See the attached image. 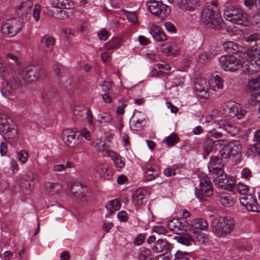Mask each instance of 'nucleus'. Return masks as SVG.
Instances as JSON below:
<instances>
[{
    "label": "nucleus",
    "mask_w": 260,
    "mask_h": 260,
    "mask_svg": "<svg viewBox=\"0 0 260 260\" xmlns=\"http://www.w3.org/2000/svg\"><path fill=\"white\" fill-rule=\"evenodd\" d=\"M108 155L114 161L117 168L120 169L124 166V160L119 154H117L116 152L112 151H108Z\"/></svg>",
    "instance_id": "obj_33"
},
{
    "label": "nucleus",
    "mask_w": 260,
    "mask_h": 260,
    "mask_svg": "<svg viewBox=\"0 0 260 260\" xmlns=\"http://www.w3.org/2000/svg\"><path fill=\"white\" fill-rule=\"evenodd\" d=\"M153 231L159 235H165L167 232L166 228L161 225L154 226L153 228Z\"/></svg>",
    "instance_id": "obj_64"
},
{
    "label": "nucleus",
    "mask_w": 260,
    "mask_h": 260,
    "mask_svg": "<svg viewBox=\"0 0 260 260\" xmlns=\"http://www.w3.org/2000/svg\"><path fill=\"white\" fill-rule=\"evenodd\" d=\"M245 114L246 111L241 108L240 105L233 101L227 102L223 108L224 115L230 118L237 117L240 119Z\"/></svg>",
    "instance_id": "obj_9"
},
{
    "label": "nucleus",
    "mask_w": 260,
    "mask_h": 260,
    "mask_svg": "<svg viewBox=\"0 0 260 260\" xmlns=\"http://www.w3.org/2000/svg\"><path fill=\"white\" fill-rule=\"evenodd\" d=\"M225 180V181H224V187L228 188L229 189H232L233 188V186L235 184V179L233 177L227 176Z\"/></svg>",
    "instance_id": "obj_57"
},
{
    "label": "nucleus",
    "mask_w": 260,
    "mask_h": 260,
    "mask_svg": "<svg viewBox=\"0 0 260 260\" xmlns=\"http://www.w3.org/2000/svg\"><path fill=\"white\" fill-rule=\"evenodd\" d=\"M32 6V2L30 0H27L24 2L21 3L19 5V8L23 9L25 12L27 13Z\"/></svg>",
    "instance_id": "obj_53"
},
{
    "label": "nucleus",
    "mask_w": 260,
    "mask_h": 260,
    "mask_svg": "<svg viewBox=\"0 0 260 260\" xmlns=\"http://www.w3.org/2000/svg\"><path fill=\"white\" fill-rule=\"evenodd\" d=\"M230 149L231 156L236 157L240 154L242 150V145L238 141H231L226 144Z\"/></svg>",
    "instance_id": "obj_26"
},
{
    "label": "nucleus",
    "mask_w": 260,
    "mask_h": 260,
    "mask_svg": "<svg viewBox=\"0 0 260 260\" xmlns=\"http://www.w3.org/2000/svg\"><path fill=\"white\" fill-rule=\"evenodd\" d=\"M249 49L240 55L241 60L234 56L224 55L219 58L221 68L225 71L235 72L240 69L245 74H252L260 69V60L257 59V53L260 51V36L254 33L245 38Z\"/></svg>",
    "instance_id": "obj_1"
},
{
    "label": "nucleus",
    "mask_w": 260,
    "mask_h": 260,
    "mask_svg": "<svg viewBox=\"0 0 260 260\" xmlns=\"http://www.w3.org/2000/svg\"><path fill=\"white\" fill-rule=\"evenodd\" d=\"M241 177L247 180H249L252 177V173L251 170L247 168H244L241 173Z\"/></svg>",
    "instance_id": "obj_58"
},
{
    "label": "nucleus",
    "mask_w": 260,
    "mask_h": 260,
    "mask_svg": "<svg viewBox=\"0 0 260 260\" xmlns=\"http://www.w3.org/2000/svg\"><path fill=\"white\" fill-rule=\"evenodd\" d=\"M41 43L44 52L47 54L51 53L53 50L55 40L52 36L46 35L42 37Z\"/></svg>",
    "instance_id": "obj_18"
},
{
    "label": "nucleus",
    "mask_w": 260,
    "mask_h": 260,
    "mask_svg": "<svg viewBox=\"0 0 260 260\" xmlns=\"http://www.w3.org/2000/svg\"><path fill=\"white\" fill-rule=\"evenodd\" d=\"M0 133L5 139H14L17 136L14 122L4 113H0Z\"/></svg>",
    "instance_id": "obj_6"
},
{
    "label": "nucleus",
    "mask_w": 260,
    "mask_h": 260,
    "mask_svg": "<svg viewBox=\"0 0 260 260\" xmlns=\"http://www.w3.org/2000/svg\"><path fill=\"white\" fill-rule=\"evenodd\" d=\"M248 102L251 106H260V90L252 93L248 100Z\"/></svg>",
    "instance_id": "obj_38"
},
{
    "label": "nucleus",
    "mask_w": 260,
    "mask_h": 260,
    "mask_svg": "<svg viewBox=\"0 0 260 260\" xmlns=\"http://www.w3.org/2000/svg\"><path fill=\"white\" fill-rule=\"evenodd\" d=\"M235 219L230 216L215 218L211 224L212 233L217 237L224 238L231 234L235 228Z\"/></svg>",
    "instance_id": "obj_2"
},
{
    "label": "nucleus",
    "mask_w": 260,
    "mask_h": 260,
    "mask_svg": "<svg viewBox=\"0 0 260 260\" xmlns=\"http://www.w3.org/2000/svg\"><path fill=\"white\" fill-rule=\"evenodd\" d=\"M127 19L129 22L136 23L138 21L137 16L134 12H127L125 13Z\"/></svg>",
    "instance_id": "obj_59"
},
{
    "label": "nucleus",
    "mask_w": 260,
    "mask_h": 260,
    "mask_svg": "<svg viewBox=\"0 0 260 260\" xmlns=\"http://www.w3.org/2000/svg\"><path fill=\"white\" fill-rule=\"evenodd\" d=\"M62 139L64 144L71 148H75L81 143V138L74 129H66L62 133Z\"/></svg>",
    "instance_id": "obj_10"
},
{
    "label": "nucleus",
    "mask_w": 260,
    "mask_h": 260,
    "mask_svg": "<svg viewBox=\"0 0 260 260\" xmlns=\"http://www.w3.org/2000/svg\"><path fill=\"white\" fill-rule=\"evenodd\" d=\"M200 22L207 27L220 29L223 27V20L221 14L210 6L204 8L201 13Z\"/></svg>",
    "instance_id": "obj_3"
},
{
    "label": "nucleus",
    "mask_w": 260,
    "mask_h": 260,
    "mask_svg": "<svg viewBox=\"0 0 260 260\" xmlns=\"http://www.w3.org/2000/svg\"><path fill=\"white\" fill-rule=\"evenodd\" d=\"M167 226L169 230L176 233L180 230H183L184 227L181 221V219L178 218H173L169 220L167 223Z\"/></svg>",
    "instance_id": "obj_29"
},
{
    "label": "nucleus",
    "mask_w": 260,
    "mask_h": 260,
    "mask_svg": "<svg viewBox=\"0 0 260 260\" xmlns=\"http://www.w3.org/2000/svg\"><path fill=\"white\" fill-rule=\"evenodd\" d=\"M45 187L50 192L57 193L61 189V185L59 183L53 182H47L45 184Z\"/></svg>",
    "instance_id": "obj_47"
},
{
    "label": "nucleus",
    "mask_w": 260,
    "mask_h": 260,
    "mask_svg": "<svg viewBox=\"0 0 260 260\" xmlns=\"http://www.w3.org/2000/svg\"><path fill=\"white\" fill-rule=\"evenodd\" d=\"M209 60V56L206 52H202L199 55L197 61L201 64L206 63Z\"/></svg>",
    "instance_id": "obj_61"
},
{
    "label": "nucleus",
    "mask_w": 260,
    "mask_h": 260,
    "mask_svg": "<svg viewBox=\"0 0 260 260\" xmlns=\"http://www.w3.org/2000/svg\"><path fill=\"white\" fill-rule=\"evenodd\" d=\"M194 234L196 235V239L199 242L205 244L209 240V236L205 233L197 232Z\"/></svg>",
    "instance_id": "obj_51"
},
{
    "label": "nucleus",
    "mask_w": 260,
    "mask_h": 260,
    "mask_svg": "<svg viewBox=\"0 0 260 260\" xmlns=\"http://www.w3.org/2000/svg\"><path fill=\"white\" fill-rule=\"evenodd\" d=\"M120 206V203L117 199H114L110 200L106 207L107 210L112 214L118 210Z\"/></svg>",
    "instance_id": "obj_40"
},
{
    "label": "nucleus",
    "mask_w": 260,
    "mask_h": 260,
    "mask_svg": "<svg viewBox=\"0 0 260 260\" xmlns=\"http://www.w3.org/2000/svg\"><path fill=\"white\" fill-rule=\"evenodd\" d=\"M170 3L177 6L184 11L193 10L197 4V0H168Z\"/></svg>",
    "instance_id": "obj_16"
},
{
    "label": "nucleus",
    "mask_w": 260,
    "mask_h": 260,
    "mask_svg": "<svg viewBox=\"0 0 260 260\" xmlns=\"http://www.w3.org/2000/svg\"><path fill=\"white\" fill-rule=\"evenodd\" d=\"M217 127L224 129L225 132L231 136H236L239 131L238 127L224 120H220L218 122Z\"/></svg>",
    "instance_id": "obj_19"
},
{
    "label": "nucleus",
    "mask_w": 260,
    "mask_h": 260,
    "mask_svg": "<svg viewBox=\"0 0 260 260\" xmlns=\"http://www.w3.org/2000/svg\"><path fill=\"white\" fill-rule=\"evenodd\" d=\"M174 239L178 243L186 246L191 245V243L194 241L193 238L187 233H183L181 234L175 236Z\"/></svg>",
    "instance_id": "obj_27"
},
{
    "label": "nucleus",
    "mask_w": 260,
    "mask_h": 260,
    "mask_svg": "<svg viewBox=\"0 0 260 260\" xmlns=\"http://www.w3.org/2000/svg\"><path fill=\"white\" fill-rule=\"evenodd\" d=\"M208 224L206 220L203 218H198L194 220L190 230L193 233L201 232L200 231L206 230L208 229Z\"/></svg>",
    "instance_id": "obj_25"
},
{
    "label": "nucleus",
    "mask_w": 260,
    "mask_h": 260,
    "mask_svg": "<svg viewBox=\"0 0 260 260\" xmlns=\"http://www.w3.org/2000/svg\"><path fill=\"white\" fill-rule=\"evenodd\" d=\"M218 199L220 204L225 207L230 208L235 204L233 197L226 192L220 193L218 196Z\"/></svg>",
    "instance_id": "obj_23"
},
{
    "label": "nucleus",
    "mask_w": 260,
    "mask_h": 260,
    "mask_svg": "<svg viewBox=\"0 0 260 260\" xmlns=\"http://www.w3.org/2000/svg\"><path fill=\"white\" fill-rule=\"evenodd\" d=\"M162 47V51L167 56L174 55L179 50L178 45L176 43L164 44Z\"/></svg>",
    "instance_id": "obj_34"
},
{
    "label": "nucleus",
    "mask_w": 260,
    "mask_h": 260,
    "mask_svg": "<svg viewBox=\"0 0 260 260\" xmlns=\"http://www.w3.org/2000/svg\"><path fill=\"white\" fill-rule=\"evenodd\" d=\"M98 121L102 125L111 122L113 120L112 115L107 112H103L98 115Z\"/></svg>",
    "instance_id": "obj_39"
},
{
    "label": "nucleus",
    "mask_w": 260,
    "mask_h": 260,
    "mask_svg": "<svg viewBox=\"0 0 260 260\" xmlns=\"http://www.w3.org/2000/svg\"><path fill=\"white\" fill-rule=\"evenodd\" d=\"M95 171L102 177H110L112 175V171L106 164H98L95 168Z\"/></svg>",
    "instance_id": "obj_32"
},
{
    "label": "nucleus",
    "mask_w": 260,
    "mask_h": 260,
    "mask_svg": "<svg viewBox=\"0 0 260 260\" xmlns=\"http://www.w3.org/2000/svg\"><path fill=\"white\" fill-rule=\"evenodd\" d=\"M146 5L152 14L161 18L166 17L170 12V9L168 7L160 1H150L147 3Z\"/></svg>",
    "instance_id": "obj_11"
},
{
    "label": "nucleus",
    "mask_w": 260,
    "mask_h": 260,
    "mask_svg": "<svg viewBox=\"0 0 260 260\" xmlns=\"http://www.w3.org/2000/svg\"><path fill=\"white\" fill-rule=\"evenodd\" d=\"M236 189L237 191L243 196L245 194H249L248 193L249 191V187L242 183L239 182L236 185Z\"/></svg>",
    "instance_id": "obj_48"
},
{
    "label": "nucleus",
    "mask_w": 260,
    "mask_h": 260,
    "mask_svg": "<svg viewBox=\"0 0 260 260\" xmlns=\"http://www.w3.org/2000/svg\"><path fill=\"white\" fill-rule=\"evenodd\" d=\"M150 33L152 38L156 41L163 42L167 40V37L165 32L161 30L160 27L156 24L152 25Z\"/></svg>",
    "instance_id": "obj_24"
},
{
    "label": "nucleus",
    "mask_w": 260,
    "mask_h": 260,
    "mask_svg": "<svg viewBox=\"0 0 260 260\" xmlns=\"http://www.w3.org/2000/svg\"><path fill=\"white\" fill-rule=\"evenodd\" d=\"M224 50L228 53H235L239 49L240 46L235 42L233 41H227L223 45Z\"/></svg>",
    "instance_id": "obj_35"
},
{
    "label": "nucleus",
    "mask_w": 260,
    "mask_h": 260,
    "mask_svg": "<svg viewBox=\"0 0 260 260\" xmlns=\"http://www.w3.org/2000/svg\"><path fill=\"white\" fill-rule=\"evenodd\" d=\"M188 254V252L178 250L175 254V259L176 260H190L187 256Z\"/></svg>",
    "instance_id": "obj_56"
},
{
    "label": "nucleus",
    "mask_w": 260,
    "mask_h": 260,
    "mask_svg": "<svg viewBox=\"0 0 260 260\" xmlns=\"http://www.w3.org/2000/svg\"><path fill=\"white\" fill-rule=\"evenodd\" d=\"M51 4L54 8L59 9H71L74 3L71 0H51Z\"/></svg>",
    "instance_id": "obj_28"
},
{
    "label": "nucleus",
    "mask_w": 260,
    "mask_h": 260,
    "mask_svg": "<svg viewBox=\"0 0 260 260\" xmlns=\"http://www.w3.org/2000/svg\"><path fill=\"white\" fill-rule=\"evenodd\" d=\"M40 13L41 6L38 4L35 5L33 10V17L37 21H38L40 19Z\"/></svg>",
    "instance_id": "obj_62"
},
{
    "label": "nucleus",
    "mask_w": 260,
    "mask_h": 260,
    "mask_svg": "<svg viewBox=\"0 0 260 260\" xmlns=\"http://www.w3.org/2000/svg\"><path fill=\"white\" fill-rule=\"evenodd\" d=\"M110 142L109 140H103L102 139H96L91 142V145L99 151H105L108 154V151H111L109 150L108 148L110 147Z\"/></svg>",
    "instance_id": "obj_22"
},
{
    "label": "nucleus",
    "mask_w": 260,
    "mask_h": 260,
    "mask_svg": "<svg viewBox=\"0 0 260 260\" xmlns=\"http://www.w3.org/2000/svg\"><path fill=\"white\" fill-rule=\"evenodd\" d=\"M194 89L199 96L205 99L208 97V83L206 79L197 78L194 84Z\"/></svg>",
    "instance_id": "obj_15"
},
{
    "label": "nucleus",
    "mask_w": 260,
    "mask_h": 260,
    "mask_svg": "<svg viewBox=\"0 0 260 260\" xmlns=\"http://www.w3.org/2000/svg\"><path fill=\"white\" fill-rule=\"evenodd\" d=\"M248 87L250 89L257 90L260 88V76L249 80Z\"/></svg>",
    "instance_id": "obj_43"
},
{
    "label": "nucleus",
    "mask_w": 260,
    "mask_h": 260,
    "mask_svg": "<svg viewBox=\"0 0 260 260\" xmlns=\"http://www.w3.org/2000/svg\"><path fill=\"white\" fill-rule=\"evenodd\" d=\"M52 15L53 17L58 19H66L68 17L67 12L61 9L53 10Z\"/></svg>",
    "instance_id": "obj_45"
},
{
    "label": "nucleus",
    "mask_w": 260,
    "mask_h": 260,
    "mask_svg": "<svg viewBox=\"0 0 260 260\" xmlns=\"http://www.w3.org/2000/svg\"><path fill=\"white\" fill-rule=\"evenodd\" d=\"M43 72V69L40 66H28L18 73V78L20 80L17 82V84L19 85L23 83L36 81L39 79Z\"/></svg>",
    "instance_id": "obj_4"
},
{
    "label": "nucleus",
    "mask_w": 260,
    "mask_h": 260,
    "mask_svg": "<svg viewBox=\"0 0 260 260\" xmlns=\"http://www.w3.org/2000/svg\"><path fill=\"white\" fill-rule=\"evenodd\" d=\"M151 255V253L149 249L142 247L138 251V260H152Z\"/></svg>",
    "instance_id": "obj_37"
},
{
    "label": "nucleus",
    "mask_w": 260,
    "mask_h": 260,
    "mask_svg": "<svg viewBox=\"0 0 260 260\" xmlns=\"http://www.w3.org/2000/svg\"><path fill=\"white\" fill-rule=\"evenodd\" d=\"M172 245L166 240L158 239L153 245L151 246V249L154 253H160L165 251H168L172 248Z\"/></svg>",
    "instance_id": "obj_17"
},
{
    "label": "nucleus",
    "mask_w": 260,
    "mask_h": 260,
    "mask_svg": "<svg viewBox=\"0 0 260 260\" xmlns=\"http://www.w3.org/2000/svg\"><path fill=\"white\" fill-rule=\"evenodd\" d=\"M58 90L55 87H50L43 93L42 98L44 100H51L55 96Z\"/></svg>",
    "instance_id": "obj_41"
},
{
    "label": "nucleus",
    "mask_w": 260,
    "mask_h": 260,
    "mask_svg": "<svg viewBox=\"0 0 260 260\" xmlns=\"http://www.w3.org/2000/svg\"><path fill=\"white\" fill-rule=\"evenodd\" d=\"M159 173V169L156 165L151 164L146 165L145 175L148 181H151L157 177Z\"/></svg>",
    "instance_id": "obj_20"
},
{
    "label": "nucleus",
    "mask_w": 260,
    "mask_h": 260,
    "mask_svg": "<svg viewBox=\"0 0 260 260\" xmlns=\"http://www.w3.org/2000/svg\"><path fill=\"white\" fill-rule=\"evenodd\" d=\"M71 192L77 198L82 201H88L91 197V192L89 188L86 186H83L80 183H75L71 187Z\"/></svg>",
    "instance_id": "obj_12"
},
{
    "label": "nucleus",
    "mask_w": 260,
    "mask_h": 260,
    "mask_svg": "<svg viewBox=\"0 0 260 260\" xmlns=\"http://www.w3.org/2000/svg\"><path fill=\"white\" fill-rule=\"evenodd\" d=\"M145 121L144 118L138 119L134 122V124L132 125V128L135 131H139L143 127V123Z\"/></svg>",
    "instance_id": "obj_55"
},
{
    "label": "nucleus",
    "mask_w": 260,
    "mask_h": 260,
    "mask_svg": "<svg viewBox=\"0 0 260 260\" xmlns=\"http://www.w3.org/2000/svg\"><path fill=\"white\" fill-rule=\"evenodd\" d=\"M53 72L58 77H61L66 73L67 69L62 64L57 63L53 66Z\"/></svg>",
    "instance_id": "obj_42"
},
{
    "label": "nucleus",
    "mask_w": 260,
    "mask_h": 260,
    "mask_svg": "<svg viewBox=\"0 0 260 260\" xmlns=\"http://www.w3.org/2000/svg\"><path fill=\"white\" fill-rule=\"evenodd\" d=\"M17 158L22 164H24L28 160V154L25 150H21L17 153Z\"/></svg>",
    "instance_id": "obj_52"
},
{
    "label": "nucleus",
    "mask_w": 260,
    "mask_h": 260,
    "mask_svg": "<svg viewBox=\"0 0 260 260\" xmlns=\"http://www.w3.org/2000/svg\"><path fill=\"white\" fill-rule=\"evenodd\" d=\"M121 44V40L119 38H113L105 45V48L107 50H110L112 49H116L118 48Z\"/></svg>",
    "instance_id": "obj_36"
},
{
    "label": "nucleus",
    "mask_w": 260,
    "mask_h": 260,
    "mask_svg": "<svg viewBox=\"0 0 260 260\" xmlns=\"http://www.w3.org/2000/svg\"><path fill=\"white\" fill-rule=\"evenodd\" d=\"M178 141V138L174 133H172L165 140L168 146H173Z\"/></svg>",
    "instance_id": "obj_50"
},
{
    "label": "nucleus",
    "mask_w": 260,
    "mask_h": 260,
    "mask_svg": "<svg viewBox=\"0 0 260 260\" xmlns=\"http://www.w3.org/2000/svg\"><path fill=\"white\" fill-rule=\"evenodd\" d=\"M241 204L245 208L251 212H259L260 206L257 203L255 197L251 194H245L240 197Z\"/></svg>",
    "instance_id": "obj_13"
},
{
    "label": "nucleus",
    "mask_w": 260,
    "mask_h": 260,
    "mask_svg": "<svg viewBox=\"0 0 260 260\" xmlns=\"http://www.w3.org/2000/svg\"><path fill=\"white\" fill-rule=\"evenodd\" d=\"M80 136H82L87 141H90L92 139L91 133L85 128H82L80 131Z\"/></svg>",
    "instance_id": "obj_60"
},
{
    "label": "nucleus",
    "mask_w": 260,
    "mask_h": 260,
    "mask_svg": "<svg viewBox=\"0 0 260 260\" xmlns=\"http://www.w3.org/2000/svg\"><path fill=\"white\" fill-rule=\"evenodd\" d=\"M18 85L17 81L13 84L12 82L5 80L3 83V89L1 90V93L4 97L8 98L10 94L11 90L13 88H16Z\"/></svg>",
    "instance_id": "obj_31"
},
{
    "label": "nucleus",
    "mask_w": 260,
    "mask_h": 260,
    "mask_svg": "<svg viewBox=\"0 0 260 260\" xmlns=\"http://www.w3.org/2000/svg\"><path fill=\"white\" fill-rule=\"evenodd\" d=\"M200 178V189L197 191L196 188L195 194L197 198L202 201L204 197H210L213 194V188L211 182L206 175H202Z\"/></svg>",
    "instance_id": "obj_8"
},
{
    "label": "nucleus",
    "mask_w": 260,
    "mask_h": 260,
    "mask_svg": "<svg viewBox=\"0 0 260 260\" xmlns=\"http://www.w3.org/2000/svg\"><path fill=\"white\" fill-rule=\"evenodd\" d=\"M259 153L260 150L256 143L249 145L246 152V155L248 157H253L257 155Z\"/></svg>",
    "instance_id": "obj_44"
},
{
    "label": "nucleus",
    "mask_w": 260,
    "mask_h": 260,
    "mask_svg": "<svg viewBox=\"0 0 260 260\" xmlns=\"http://www.w3.org/2000/svg\"><path fill=\"white\" fill-rule=\"evenodd\" d=\"M113 82L109 81H105L102 84L103 90L105 92H111L112 91V87Z\"/></svg>",
    "instance_id": "obj_63"
},
{
    "label": "nucleus",
    "mask_w": 260,
    "mask_h": 260,
    "mask_svg": "<svg viewBox=\"0 0 260 260\" xmlns=\"http://www.w3.org/2000/svg\"><path fill=\"white\" fill-rule=\"evenodd\" d=\"M225 141L223 140H216L213 141L212 140L206 139L204 143L203 149L207 153V155H209L211 152L214 144L216 145H222L224 144Z\"/></svg>",
    "instance_id": "obj_30"
},
{
    "label": "nucleus",
    "mask_w": 260,
    "mask_h": 260,
    "mask_svg": "<svg viewBox=\"0 0 260 260\" xmlns=\"http://www.w3.org/2000/svg\"><path fill=\"white\" fill-rule=\"evenodd\" d=\"M22 27V22L17 19L3 20L1 24V32L7 37H13L18 34Z\"/></svg>",
    "instance_id": "obj_7"
},
{
    "label": "nucleus",
    "mask_w": 260,
    "mask_h": 260,
    "mask_svg": "<svg viewBox=\"0 0 260 260\" xmlns=\"http://www.w3.org/2000/svg\"><path fill=\"white\" fill-rule=\"evenodd\" d=\"M62 87L68 92L72 91L73 89V86L72 84L71 79L68 78L63 81Z\"/></svg>",
    "instance_id": "obj_54"
},
{
    "label": "nucleus",
    "mask_w": 260,
    "mask_h": 260,
    "mask_svg": "<svg viewBox=\"0 0 260 260\" xmlns=\"http://www.w3.org/2000/svg\"><path fill=\"white\" fill-rule=\"evenodd\" d=\"M226 142V141H225ZM224 147L220 150L219 152V155L221 157V159H228L230 158L232 156L230 153V149L227 145V144H225Z\"/></svg>",
    "instance_id": "obj_49"
},
{
    "label": "nucleus",
    "mask_w": 260,
    "mask_h": 260,
    "mask_svg": "<svg viewBox=\"0 0 260 260\" xmlns=\"http://www.w3.org/2000/svg\"><path fill=\"white\" fill-rule=\"evenodd\" d=\"M224 18L232 23L246 26L248 24L249 17L242 10L230 7L226 8L223 12Z\"/></svg>",
    "instance_id": "obj_5"
},
{
    "label": "nucleus",
    "mask_w": 260,
    "mask_h": 260,
    "mask_svg": "<svg viewBox=\"0 0 260 260\" xmlns=\"http://www.w3.org/2000/svg\"><path fill=\"white\" fill-rule=\"evenodd\" d=\"M213 83L214 84L212 86L213 90L216 91L218 89H221L223 88V80L219 75H216L213 80Z\"/></svg>",
    "instance_id": "obj_46"
},
{
    "label": "nucleus",
    "mask_w": 260,
    "mask_h": 260,
    "mask_svg": "<svg viewBox=\"0 0 260 260\" xmlns=\"http://www.w3.org/2000/svg\"><path fill=\"white\" fill-rule=\"evenodd\" d=\"M147 191L142 188L138 189L132 196V202L135 206H140L144 203Z\"/></svg>",
    "instance_id": "obj_21"
},
{
    "label": "nucleus",
    "mask_w": 260,
    "mask_h": 260,
    "mask_svg": "<svg viewBox=\"0 0 260 260\" xmlns=\"http://www.w3.org/2000/svg\"><path fill=\"white\" fill-rule=\"evenodd\" d=\"M222 159L218 156H212L208 165L209 173L211 175L221 174L223 172Z\"/></svg>",
    "instance_id": "obj_14"
}]
</instances>
